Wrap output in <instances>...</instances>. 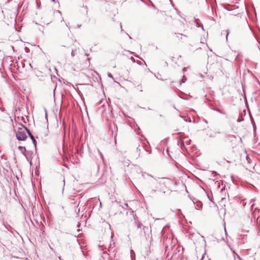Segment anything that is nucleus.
I'll use <instances>...</instances> for the list:
<instances>
[{
	"instance_id": "obj_1",
	"label": "nucleus",
	"mask_w": 260,
	"mask_h": 260,
	"mask_svg": "<svg viewBox=\"0 0 260 260\" xmlns=\"http://www.w3.org/2000/svg\"><path fill=\"white\" fill-rule=\"evenodd\" d=\"M18 123L22 127H19L17 131L16 132L17 139L19 141H25L27 137L28 131H29V130L25 126H23L21 122L18 121Z\"/></svg>"
},
{
	"instance_id": "obj_2",
	"label": "nucleus",
	"mask_w": 260,
	"mask_h": 260,
	"mask_svg": "<svg viewBox=\"0 0 260 260\" xmlns=\"http://www.w3.org/2000/svg\"><path fill=\"white\" fill-rule=\"evenodd\" d=\"M133 224L140 235L143 233L145 234V230L148 229L147 227L143 226V224L139 220L136 215L134 216Z\"/></svg>"
},
{
	"instance_id": "obj_3",
	"label": "nucleus",
	"mask_w": 260,
	"mask_h": 260,
	"mask_svg": "<svg viewBox=\"0 0 260 260\" xmlns=\"http://www.w3.org/2000/svg\"><path fill=\"white\" fill-rule=\"evenodd\" d=\"M109 254L106 251L103 252L102 255V259L101 260H109Z\"/></svg>"
},
{
	"instance_id": "obj_4",
	"label": "nucleus",
	"mask_w": 260,
	"mask_h": 260,
	"mask_svg": "<svg viewBox=\"0 0 260 260\" xmlns=\"http://www.w3.org/2000/svg\"><path fill=\"white\" fill-rule=\"evenodd\" d=\"M180 116L186 122H191L192 120L190 117H188V115H180Z\"/></svg>"
},
{
	"instance_id": "obj_5",
	"label": "nucleus",
	"mask_w": 260,
	"mask_h": 260,
	"mask_svg": "<svg viewBox=\"0 0 260 260\" xmlns=\"http://www.w3.org/2000/svg\"><path fill=\"white\" fill-rule=\"evenodd\" d=\"M31 153L32 152L31 151L26 150V152L23 154V155L26 157L27 160H29L31 156Z\"/></svg>"
},
{
	"instance_id": "obj_6",
	"label": "nucleus",
	"mask_w": 260,
	"mask_h": 260,
	"mask_svg": "<svg viewBox=\"0 0 260 260\" xmlns=\"http://www.w3.org/2000/svg\"><path fill=\"white\" fill-rule=\"evenodd\" d=\"M18 149L21 151L23 155L25 153L26 150L25 147L21 146H18Z\"/></svg>"
},
{
	"instance_id": "obj_7",
	"label": "nucleus",
	"mask_w": 260,
	"mask_h": 260,
	"mask_svg": "<svg viewBox=\"0 0 260 260\" xmlns=\"http://www.w3.org/2000/svg\"><path fill=\"white\" fill-rule=\"evenodd\" d=\"M219 133H220L219 132H211L210 133V134H208V135H209V136L210 137H216V136L217 134H219Z\"/></svg>"
},
{
	"instance_id": "obj_8",
	"label": "nucleus",
	"mask_w": 260,
	"mask_h": 260,
	"mask_svg": "<svg viewBox=\"0 0 260 260\" xmlns=\"http://www.w3.org/2000/svg\"><path fill=\"white\" fill-rule=\"evenodd\" d=\"M28 135L30 137L31 139L32 140V141H33V140L35 139L34 136L31 134V133H30V131H28Z\"/></svg>"
},
{
	"instance_id": "obj_9",
	"label": "nucleus",
	"mask_w": 260,
	"mask_h": 260,
	"mask_svg": "<svg viewBox=\"0 0 260 260\" xmlns=\"http://www.w3.org/2000/svg\"><path fill=\"white\" fill-rule=\"evenodd\" d=\"M249 118H250V120L251 121V122H252V123L253 124V126H254V122L253 119V118L252 117V115L251 114L249 115Z\"/></svg>"
},
{
	"instance_id": "obj_10",
	"label": "nucleus",
	"mask_w": 260,
	"mask_h": 260,
	"mask_svg": "<svg viewBox=\"0 0 260 260\" xmlns=\"http://www.w3.org/2000/svg\"><path fill=\"white\" fill-rule=\"evenodd\" d=\"M246 159L248 163H250V158L248 155H246Z\"/></svg>"
},
{
	"instance_id": "obj_11",
	"label": "nucleus",
	"mask_w": 260,
	"mask_h": 260,
	"mask_svg": "<svg viewBox=\"0 0 260 260\" xmlns=\"http://www.w3.org/2000/svg\"><path fill=\"white\" fill-rule=\"evenodd\" d=\"M199 118L197 116V119H194L193 118V122L195 123V122H198V119Z\"/></svg>"
},
{
	"instance_id": "obj_12",
	"label": "nucleus",
	"mask_w": 260,
	"mask_h": 260,
	"mask_svg": "<svg viewBox=\"0 0 260 260\" xmlns=\"http://www.w3.org/2000/svg\"><path fill=\"white\" fill-rule=\"evenodd\" d=\"M225 32H226V39H228V36L229 34V30L228 29H227V30H225Z\"/></svg>"
},
{
	"instance_id": "obj_13",
	"label": "nucleus",
	"mask_w": 260,
	"mask_h": 260,
	"mask_svg": "<svg viewBox=\"0 0 260 260\" xmlns=\"http://www.w3.org/2000/svg\"><path fill=\"white\" fill-rule=\"evenodd\" d=\"M32 143H33L34 145H35V147H36L37 141H36V140L35 139L33 140Z\"/></svg>"
},
{
	"instance_id": "obj_14",
	"label": "nucleus",
	"mask_w": 260,
	"mask_h": 260,
	"mask_svg": "<svg viewBox=\"0 0 260 260\" xmlns=\"http://www.w3.org/2000/svg\"><path fill=\"white\" fill-rule=\"evenodd\" d=\"M99 154L101 156V158L104 160L103 155H102V153L99 150Z\"/></svg>"
},
{
	"instance_id": "obj_15",
	"label": "nucleus",
	"mask_w": 260,
	"mask_h": 260,
	"mask_svg": "<svg viewBox=\"0 0 260 260\" xmlns=\"http://www.w3.org/2000/svg\"><path fill=\"white\" fill-rule=\"evenodd\" d=\"M71 55L72 56H74L75 55V51L74 50H72V52H71Z\"/></svg>"
},
{
	"instance_id": "obj_16",
	"label": "nucleus",
	"mask_w": 260,
	"mask_h": 260,
	"mask_svg": "<svg viewBox=\"0 0 260 260\" xmlns=\"http://www.w3.org/2000/svg\"><path fill=\"white\" fill-rule=\"evenodd\" d=\"M108 76L110 78H113L112 75L110 73H108Z\"/></svg>"
},
{
	"instance_id": "obj_17",
	"label": "nucleus",
	"mask_w": 260,
	"mask_h": 260,
	"mask_svg": "<svg viewBox=\"0 0 260 260\" xmlns=\"http://www.w3.org/2000/svg\"><path fill=\"white\" fill-rule=\"evenodd\" d=\"M243 119V118H242L241 119L238 118V119H237V121L238 122H241V121H242Z\"/></svg>"
},
{
	"instance_id": "obj_18",
	"label": "nucleus",
	"mask_w": 260,
	"mask_h": 260,
	"mask_svg": "<svg viewBox=\"0 0 260 260\" xmlns=\"http://www.w3.org/2000/svg\"><path fill=\"white\" fill-rule=\"evenodd\" d=\"M21 120H23V122L25 123V120H24V118L23 116H21Z\"/></svg>"
},
{
	"instance_id": "obj_19",
	"label": "nucleus",
	"mask_w": 260,
	"mask_h": 260,
	"mask_svg": "<svg viewBox=\"0 0 260 260\" xmlns=\"http://www.w3.org/2000/svg\"><path fill=\"white\" fill-rule=\"evenodd\" d=\"M179 36H180L181 37V38H180L181 39H182V36L186 37V36L183 35L182 34H179Z\"/></svg>"
},
{
	"instance_id": "obj_20",
	"label": "nucleus",
	"mask_w": 260,
	"mask_h": 260,
	"mask_svg": "<svg viewBox=\"0 0 260 260\" xmlns=\"http://www.w3.org/2000/svg\"><path fill=\"white\" fill-rule=\"evenodd\" d=\"M45 118L47 120V119H48V115L47 114L45 115Z\"/></svg>"
},
{
	"instance_id": "obj_21",
	"label": "nucleus",
	"mask_w": 260,
	"mask_h": 260,
	"mask_svg": "<svg viewBox=\"0 0 260 260\" xmlns=\"http://www.w3.org/2000/svg\"><path fill=\"white\" fill-rule=\"evenodd\" d=\"M181 144H182V145H184V141H183H183H182V142H181Z\"/></svg>"
},
{
	"instance_id": "obj_22",
	"label": "nucleus",
	"mask_w": 260,
	"mask_h": 260,
	"mask_svg": "<svg viewBox=\"0 0 260 260\" xmlns=\"http://www.w3.org/2000/svg\"><path fill=\"white\" fill-rule=\"evenodd\" d=\"M137 150L138 151L140 150V149L139 148V147H137Z\"/></svg>"
},
{
	"instance_id": "obj_23",
	"label": "nucleus",
	"mask_w": 260,
	"mask_h": 260,
	"mask_svg": "<svg viewBox=\"0 0 260 260\" xmlns=\"http://www.w3.org/2000/svg\"><path fill=\"white\" fill-rule=\"evenodd\" d=\"M177 37H178V38H180V36H179V35H177Z\"/></svg>"
},
{
	"instance_id": "obj_24",
	"label": "nucleus",
	"mask_w": 260,
	"mask_h": 260,
	"mask_svg": "<svg viewBox=\"0 0 260 260\" xmlns=\"http://www.w3.org/2000/svg\"><path fill=\"white\" fill-rule=\"evenodd\" d=\"M137 134H138V135H140V132H137Z\"/></svg>"
},
{
	"instance_id": "obj_25",
	"label": "nucleus",
	"mask_w": 260,
	"mask_h": 260,
	"mask_svg": "<svg viewBox=\"0 0 260 260\" xmlns=\"http://www.w3.org/2000/svg\"><path fill=\"white\" fill-rule=\"evenodd\" d=\"M17 118H18V120H19V118H20L19 116H18V117H17Z\"/></svg>"
},
{
	"instance_id": "obj_26",
	"label": "nucleus",
	"mask_w": 260,
	"mask_h": 260,
	"mask_svg": "<svg viewBox=\"0 0 260 260\" xmlns=\"http://www.w3.org/2000/svg\"><path fill=\"white\" fill-rule=\"evenodd\" d=\"M197 209L198 210H199V209H200V208H197Z\"/></svg>"
}]
</instances>
